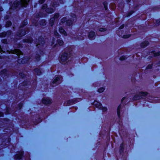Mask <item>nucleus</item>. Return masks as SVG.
<instances>
[{
	"mask_svg": "<svg viewBox=\"0 0 160 160\" xmlns=\"http://www.w3.org/2000/svg\"><path fill=\"white\" fill-rule=\"evenodd\" d=\"M93 104L96 107L98 108L99 109L100 107H101V106L102 105V104L96 101L94 102Z\"/></svg>",
	"mask_w": 160,
	"mask_h": 160,
	"instance_id": "1a4fd4ad",
	"label": "nucleus"
},
{
	"mask_svg": "<svg viewBox=\"0 0 160 160\" xmlns=\"http://www.w3.org/2000/svg\"><path fill=\"white\" fill-rule=\"evenodd\" d=\"M54 34L55 35V36H58L59 34H58V33L56 31H55L54 32Z\"/></svg>",
	"mask_w": 160,
	"mask_h": 160,
	"instance_id": "473e14b6",
	"label": "nucleus"
},
{
	"mask_svg": "<svg viewBox=\"0 0 160 160\" xmlns=\"http://www.w3.org/2000/svg\"><path fill=\"white\" fill-rule=\"evenodd\" d=\"M99 109L101 110L102 111L104 112H106L108 110L107 107H103L102 105L101 106V107H100Z\"/></svg>",
	"mask_w": 160,
	"mask_h": 160,
	"instance_id": "4468645a",
	"label": "nucleus"
},
{
	"mask_svg": "<svg viewBox=\"0 0 160 160\" xmlns=\"http://www.w3.org/2000/svg\"><path fill=\"white\" fill-rule=\"evenodd\" d=\"M32 41V38H28L25 40V42L28 43L31 42Z\"/></svg>",
	"mask_w": 160,
	"mask_h": 160,
	"instance_id": "aec40b11",
	"label": "nucleus"
},
{
	"mask_svg": "<svg viewBox=\"0 0 160 160\" xmlns=\"http://www.w3.org/2000/svg\"><path fill=\"white\" fill-rule=\"evenodd\" d=\"M11 34V32L10 31H8L6 33L3 32L0 34V37H1L5 36H8L9 35Z\"/></svg>",
	"mask_w": 160,
	"mask_h": 160,
	"instance_id": "423d86ee",
	"label": "nucleus"
},
{
	"mask_svg": "<svg viewBox=\"0 0 160 160\" xmlns=\"http://www.w3.org/2000/svg\"><path fill=\"white\" fill-rule=\"evenodd\" d=\"M7 52L9 53H13L14 54H16L17 56H19L22 54V52L18 49H15L14 50H11L10 51H9L8 50L7 51Z\"/></svg>",
	"mask_w": 160,
	"mask_h": 160,
	"instance_id": "20e7f679",
	"label": "nucleus"
},
{
	"mask_svg": "<svg viewBox=\"0 0 160 160\" xmlns=\"http://www.w3.org/2000/svg\"><path fill=\"white\" fill-rule=\"evenodd\" d=\"M60 77H58L55 78L52 82V84H58L59 83L58 81L60 80Z\"/></svg>",
	"mask_w": 160,
	"mask_h": 160,
	"instance_id": "6e6552de",
	"label": "nucleus"
},
{
	"mask_svg": "<svg viewBox=\"0 0 160 160\" xmlns=\"http://www.w3.org/2000/svg\"><path fill=\"white\" fill-rule=\"evenodd\" d=\"M2 77L4 78L6 75L7 74V71L6 69L3 70L2 71H1L0 73Z\"/></svg>",
	"mask_w": 160,
	"mask_h": 160,
	"instance_id": "ddd939ff",
	"label": "nucleus"
},
{
	"mask_svg": "<svg viewBox=\"0 0 160 160\" xmlns=\"http://www.w3.org/2000/svg\"><path fill=\"white\" fill-rule=\"evenodd\" d=\"M126 99V97H123L122 99V102H123Z\"/></svg>",
	"mask_w": 160,
	"mask_h": 160,
	"instance_id": "e433bc0d",
	"label": "nucleus"
},
{
	"mask_svg": "<svg viewBox=\"0 0 160 160\" xmlns=\"http://www.w3.org/2000/svg\"><path fill=\"white\" fill-rule=\"evenodd\" d=\"M26 34V33L24 30H23L22 32L19 34V36H22Z\"/></svg>",
	"mask_w": 160,
	"mask_h": 160,
	"instance_id": "4be33fe9",
	"label": "nucleus"
},
{
	"mask_svg": "<svg viewBox=\"0 0 160 160\" xmlns=\"http://www.w3.org/2000/svg\"><path fill=\"white\" fill-rule=\"evenodd\" d=\"M148 44V41H145L143 42L141 44V47L142 48L145 47L147 46Z\"/></svg>",
	"mask_w": 160,
	"mask_h": 160,
	"instance_id": "dca6fc26",
	"label": "nucleus"
},
{
	"mask_svg": "<svg viewBox=\"0 0 160 160\" xmlns=\"http://www.w3.org/2000/svg\"><path fill=\"white\" fill-rule=\"evenodd\" d=\"M52 6L53 7H56V6H55V4H53V5H52Z\"/></svg>",
	"mask_w": 160,
	"mask_h": 160,
	"instance_id": "37998d69",
	"label": "nucleus"
},
{
	"mask_svg": "<svg viewBox=\"0 0 160 160\" xmlns=\"http://www.w3.org/2000/svg\"><path fill=\"white\" fill-rule=\"evenodd\" d=\"M3 115V114L2 112H0V117L2 116Z\"/></svg>",
	"mask_w": 160,
	"mask_h": 160,
	"instance_id": "58836bf2",
	"label": "nucleus"
},
{
	"mask_svg": "<svg viewBox=\"0 0 160 160\" xmlns=\"http://www.w3.org/2000/svg\"><path fill=\"white\" fill-rule=\"evenodd\" d=\"M59 32L64 36H66L67 34L65 31L62 28H60L59 29Z\"/></svg>",
	"mask_w": 160,
	"mask_h": 160,
	"instance_id": "9b49d317",
	"label": "nucleus"
},
{
	"mask_svg": "<svg viewBox=\"0 0 160 160\" xmlns=\"http://www.w3.org/2000/svg\"><path fill=\"white\" fill-rule=\"evenodd\" d=\"M153 54L154 56H157L160 55V52H153Z\"/></svg>",
	"mask_w": 160,
	"mask_h": 160,
	"instance_id": "393cba45",
	"label": "nucleus"
},
{
	"mask_svg": "<svg viewBox=\"0 0 160 160\" xmlns=\"http://www.w3.org/2000/svg\"><path fill=\"white\" fill-rule=\"evenodd\" d=\"M30 0H19L18 1L15 2L13 4L12 7V8H15L17 7H19L23 6L25 7L27 5L28 2Z\"/></svg>",
	"mask_w": 160,
	"mask_h": 160,
	"instance_id": "f03ea898",
	"label": "nucleus"
},
{
	"mask_svg": "<svg viewBox=\"0 0 160 160\" xmlns=\"http://www.w3.org/2000/svg\"><path fill=\"white\" fill-rule=\"evenodd\" d=\"M59 17V15L58 13L56 14H55V15H54V18H52L51 19L50 22H51L52 21H53V20H57L58 18Z\"/></svg>",
	"mask_w": 160,
	"mask_h": 160,
	"instance_id": "2eb2a0df",
	"label": "nucleus"
},
{
	"mask_svg": "<svg viewBox=\"0 0 160 160\" xmlns=\"http://www.w3.org/2000/svg\"><path fill=\"white\" fill-rule=\"evenodd\" d=\"M123 27H124V25H122L120 26V27H119V28L120 29H122Z\"/></svg>",
	"mask_w": 160,
	"mask_h": 160,
	"instance_id": "c9c22d12",
	"label": "nucleus"
},
{
	"mask_svg": "<svg viewBox=\"0 0 160 160\" xmlns=\"http://www.w3.org/2000/svg\"><path fill=\"white\" fill-rule=\"evenodd\" d=\"M132 12L130 13L129 15H128V16H129L130 15H131L132 14Z\"/></svg>",
	"mask_w": 160,
	"mask_h": 160,
	"instance_id": "a18cd8bd",
	"label": "nucleus"
},
{
	"mask_svg": "<svg viewBox=\"0 0 160 160\" xmlns=\"http://www.w3.org/2000/svg\"><path fill=\"white\" fill-rule=\"evenodd\" d=\"M47 7V5L46 4H44L42 6V9H44L46 8Z\"/></svg>",
	"mask_w": 160,
	"mask_h": 160,
	"instance_id": "c85d7f7f",
	"label": "nucleus"
},
{
	"mask_svg": "<svg viewBox=\"0 0 160 160\" xmlns=\"http://www.w3.org/2000/svg\"><path fill=\"white\" fill-rule=\"evenodd\" d=\"M45 0H40L39 2L41 3H43L44 1Z\"/></svg>",
	"mask_w": 160,
	"mask_h": 160,
	"instance_id": "f704fd0d",
	"label": "nucleus"
},
{
	"mask_svg": "<svg viewBox=\"0 0 160 160\" xmlns=\"http://www.w3.org/2000/svg\"><path fill=\"white\" fill-rule=\"evenodd\" d=\"M147 94V93L146 92H141L139 93V95L140 96H145Z\"/></svg>",
	"mask_w": 160,
	"mask_h": 160,
	"instance_id": "412c9836",
	"label": "nucleus"
},
{
	"mask_svg": "<svg viewBox=\"0 0 160 160\" xmlns=\"http://www.w3.org/2000/svg\"><path fill=\"white\" fill-rule=\"evenodd\" d=\"M106 30L105 28H100L99 29V31L100 32H103Z\"/></svg>",
	"mask_w": 160,
	"mask_h": 160,
	"instance_id": "c756f323",
	"label": "nucleus"
},
{
	"mask_svg": "<svg viewBox=\"0 0 160 160\" xmlns=\"http://www.w3.org/2000/svg\"><path fill=\"white\" fill-rule=\"evenodd\" d=\"M57 42H58V44L60 46H62L63 44V42L62 40L58 39L57 41Z\"/></svg>",
	"mask_w": 160,
	"mask_h": 160,
	"instance_id": "a211bd4d",
	"label": "nucleus"
},
{
	"mask_svg": "<svg viewBox=\"0 0 160 160\" xmlns=\"http://www.w3.org/2000/svg\"><path fill=\"white\" fill-rule=\"evenodd\" d=\"M122 146H123V145L122 144V145H121L120 146V147L121 148H122Z\"/></svg>",
	"mask_w": 160,
	"mask_h": 160,
	"instance_id": "c03bdc74",
	"label": "nucleus"
},
{
	"mask_svg": "<svg viewBox=\"0 0 160 160\" xmlns=\"http://www.w3.org/2000/svg\"><path fill=\"white\" fill-rule=\"evenodd\" d=\"M52 86H55V85H52Z\"/></svg>",
	"mask_w": 160,
	"mask_h": 160,
	"instance_id": "49530a36",
	"label": "nucleus"
},
{
	"mask_svg": "<svg viewBox=\"0 0 160 160\" xmlns=\"http://www.w3.org/2000/svg\"><path fill=\"white\" fill-rule=\"evenodd\" d=\"M2 10L3 9L1 7H0V11H2Z\"/></svg>",
	"mask_w": 160,
	"mask_h": 160,
	"instance_id": "79ce46f5",
	"label": "nucleus"
},
{
	"mask_svg": "<svg viewBox=\"0 0 160 160\" xmlns=\"http://www.w3.org/2000/svg\"><path fill=\"white\" fill-rule=\"evenodd\" d=\"M130 36V35H124L122 36V38H129Z\"/></svg>",
	"mask_w": 160,
	"mask_h": 160,
	"instance_id": "a878e982",
	"label": "nucleus"
},
{
	"mask_svg": "<svg viewBox=\"0 0 160 160\" xmlns=\"http://www.w3.org/2000/svg\"><path fill=\"white\" fill-rule=\"evenodd\" d=\"M53 22V21H52L51 22L50 21V23L51 26H52V23Z\"/></svg>",
	"mask_w": 160,
	"mask_h": 160,
	"instance_id": "a19ab883",
	"label": "nucleus"
},
{
	"mask_svg": "<svg viewBox=\"0 0 160 160\" xmlns=\"http://www.w3.org/2000/svg\"><path fill=\"white\" fill-rule=\"evenodd\" d=\"M152 68V65H149L147 67V69H149Z\"/></svg>",
	"mask_w": 160,
	"mask_h": 160,
	"instance_id": "7c9ffc66",
	"label": "nucleus"
},
{
	"mask_svg": "<svg viewBox=\"0 0 160 160\" xmlns=\"http://www.w3.org/2000/svg\"><path fill=\"white\" fill-rule=\"evenodd\" d=\"M22 60H23V61H22V63H25L26 62L25 61H24V60L23 59Z\"/></svg>",
	"mask_w": 160,
	"mask_h": 160,
	"instance_id": "4c0bfd02",
	"label": "nucleus"
},
{
	"mask_svg": "<svg viewBox=\"0 0 160 160\" xmlns=\"http://www.w3.org/2000/svg\"><path fill=\"white\" fill-rule=\"evenodd\" d=\"M61 23H62V24L63 23L64 24H67L69 26L72 24V22L70 20L67 21L66 18H63L61 19Z\"/></svg>",
	"mask_w": 160,
	"mask_h": 160,
	"instance_id": "7ed1b4c3",
	"label": "nucleus"
},
{
	"mask_svg": "<svg viewBox=\"0 0 160 160\" xmlns=\"http://www.w3.org/2000/svg\"><path fill=\"white\" fill-rule=\"evenodd\" d=\"M53 43H54L52 42V44H53Z\"/></svg>",
	"mask_w": 160,
	"mask_h": 160,
	"instance_id": "de8ad7c7",
	"label": "nucleus"
},
{
	"mask_svg": "<svg viewBox=\"0 0 160 160\" xmlns=\"http://www.w3.org/2000/svg\"><path fill=\"white\" fill-rule=\"evenodd\" d=\"M22 24H24V25H26L27 24V21H24L23 23Z\"/></svg>",
	"mask_w": 160,
	"mask_h": 160,
	"instance_id": "72a5a7b5",
	"label": "nucleus"
},
{
	"mask_svg": "<svg viewBox=\"0 0 160 160\" xmlns=\"http://www.w3.org/2000/svg\"><path fill=\"white\" fill-rule=\"evenodd\" d=\"M126 58L125 56H122L120 58V60H125Z\"/></svg>",
	"mask_w": 160,
	"mask_h": 160,
	"instance_id": "cd10ccee",
	"label": "nucleus"
},
{
	"mask_svg": "<svg viewBox=\"0 0 160 160\" xmlns=\"http://www.w3.org/2000/svg\"><path fill=\"white\" fill-rule=\"evenodd\" d=\"M59 60L60 62L62 64H65L67 63L72 60L70 53L69 52L62 53L60 56Z\"/></svg>",
	"mask_w": 160,
	"mask_h": 160,
	"instance_id": "f257e3e1",
	"label": "nucleus"
},
{
	"mask_svg": "<svg viewBox=\"0 0 160 160\" xmlns=\"http://www.w3.org/2000/svg\"><path fill=\"white\" fill-rule=\"evenodd\" d=\"M95 33L94 32H91L88 35V38L91 40H92L95 38Z\"/></svg>",
	"mask_w": 160,
	"mask_h": 160,
	"instance_id": "0eeeda50",
	"label": "nucleus"
},
{
	"mask_svg": "<svg viewBox=\"0 0 160 160\" xmlns=\"http://www.w3.org/2000/svg\"><path fill=\"white\" fill-rule=\"evenodd\" d=\"M23 154L22 152H21L18 154H17L15 156V158L17 159H21Z\"/></svg>",
	"mask_w": 160,
	"mask_h": 160,
	"instance_id": "9d476101",
	"label": "nucleus"
},
{
	"mask_svg": "<svg viewBox=\"0 0 160 160\" xmlns=\"http://www.w3.org/2000/svg\"><path fill=\"white\" fill-rule=\"evenodd\" d=\"M11 24V22L8 21L6 22V27H9L10 26Z\"/></svg>",
	"mask_w": 160,
	"mask_h": 160,
	"instance_id": "5701e85b",
	"label": "nucleus"
},
{
	"mask_svg": "<svg viewBox=\"0 0 160 160\" xmlns=\"http://www.w3.org/2000/svg\"><path fill=\"white\" fill-rule=\"evenodd\" d=\"M42 102V103L46 104H49L51 102V100L49 98H43Z\"/></svg>",
	"mask_w": 160,
	"mask_h": 160,
	"instance_id": "39448f33",
	"label": "nucleus"
},
{
	"mask_svg": "<svg viewBox=\"0 0 160 160\" xmlns=\"http://www.w3.org/2000/svg\"><path fill=\"white\" fill-rule=\"evenodd\" d=\"M40 59V56H38V58L37 59V60H38Z\"/></svg>",
	"mask_w": 160,
	"mask_h": 160,
	"instance_id": "ea45409f",
	"label": "nucleus"
},
{
	"mask_svg": "<svg viewBox=\"0 0 160 160\" xmlns=\"http://www.w3.org/2000/svg\"><path fill=\"white\" fill-rule=\"evenodd\" d=\"M2 42L4 43H7V41L6 39H3L2 40Z\"/></svg>",
	"mask_w": 160,
	"mask_h": 160,
	"instance_id": "2f4dec72",
	"label": "nucleus"
},
{
	"mask_svg": "<svg viewBox=\"0 0 160 160\" xmlns=\"http://www.w3.org/2000/svg\"><path fill=\"white\" fill-rule=\"evenodd\" d=\"M121 108V106L120 105L118 106L117 109V113L118 116H119L120 114V110Z\"/></svg>",
	"mask_w": 160,
	"mask_h": 160,
	"instance_id": "b1692460",
	"label": "nucleus"
},
{
	"mask_svg": "<svg viewBox=\"0 0 160 160\" xmlns=\"http://www.w3.org/2000/svg\"><path fill=\"white\" fill-rule=\"evenodd\" d=\"M105 8H106V7L105 6Z\"/></svg>",
	"mask_w": 160,
	"mask_h": 160,
	"instance_id": "09e8293b",
	"label": "nucleus"
},
{
	"mask_svg": "<svg viewBox=\"0 0 160 160\" xmlns=\"http://www.w3.org/2000/svg\"><path fill=\"white\" fill-rule=\"evenodd\" d=\"M34 72L35 74L38 75H40L42 72L41 70L38 68L34 69Z\"/></svg>",
	"mask_w": 160,
	"mask_h": 160,
	"instance_id": "f8f14e48",
	"label": "nucleus"
},
{
	"mask_svg": "<svg viewBox=\"0 0 160 160\" xmlns=\"http://www.w3.org/2000/svg\"><path fill=\"white\" fill-rule=\"evenodd\" d=\"M105 89V88L104 87H101L99 88L98 90V92L101 93Z\"/></svg>",
	"mask_w": 160,
	"mask_h": 160,
	"instance_id": "6ab92c4d",
	"label": "nucleus"
},
{
	"mask_svg": "<svg viewBox=\"0 0 160 160\" xmlns=\"http://www.w3.org/2000/svg\"><path fill=\"white\" fill-rule=\"evenodd\" d=\"M22 106V105L21 104V107Z\"/></svg>",
	"mask_w": 160,
	"mask_h": 160,
	"instance_id": "8fccbe9b",
	"label": "nucleus"
},
{
	"mask_svg": "<svg viewBox=\"0 0 160 160\" xmlns=\"http://www.w3.org/2000/svg\"><path fill=\"white\" fill-rule=\"evenodd\" d=\"M46 12L48 13H52L53 12V9L52 8H48L46 9Z\"/></svg>",
	"mask_w": 160,
	"mask_h": 160,
	"instance_id": "f3484780",
	"label": "nucleus"
},
{
	"mask_svg": "<svg viewBox=\"0 0 160 160\" xmlns=\"http://www.w3.org/2000/svg\"><path fill=\"white\" fill-rule=\"evenodd\" d=\"M140 98V96H138V95H135L134 97V99L135 100H137Z\"/></svg>",
	"mask_w": 160,
	"mask_h": 160,
	"instance_id": "bb28decb",
	"label": "nucleus"
}]
</instances>
